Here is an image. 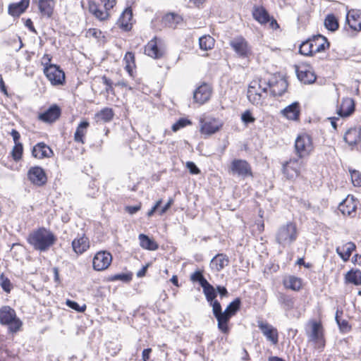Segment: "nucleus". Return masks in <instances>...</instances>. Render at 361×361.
Masks as SVG:
<instances>
[{
  "mask_svg": "<svg viewBox=\"0 0 361 361\" xmlns=\"http://www.w3.org/2000/svg\"><path fill=\"white\" fill-rule=\"evenodd\" d=\"M89 239L84 235L74 239L72 242L73 250L78 255L82 254L89 248Z\"/></svg>",
  "mask_w": 361,
  "mask_h": 361,
  "instance_id": "nucleus-30",
  "label": "nucleus"
},
{
  "mask_svg": "<svg viewBox=\"0 0 361 361\" xmlns=\"http://www.w3.org/2000/svg\"><path fill=\"white\" fill-rule=\"evenodd\" d=\"M301 159L299 157L291 158L283 164L282 172L287 179H294L300 175V170L305 165Z\"/></svg>",
  "mask_w": 361,
  "mask_h": 361,
  "instance_id": "nucleus-6",
  "label": "nucleus"
},
{
  "mask_svg": "<svg viewBox=\"0 0 361 361\" xmlns=\"http://www.w3.org/2000/svg\"><path fill=\"white\" fill-rule=\"evenodd\" d=\"M297 77L304 84H312L317 79L312 68L308 65H301L295 67Z\"/></svg>",
  "mask_w": 361,
  "mask_h": 361,
  "instance_id": "nucleus-12",
  "label": "nucleus"
},
{
  "mask_svg": "<svg viewBox=\"0 0 361 361\" xmlns=\"http://www.w3.org/2000/svg\"><path fill=\"white\" fill-rule=\"evenodd\" d=\"M89 11L92 13L97 19L100 20H106L109 17V10L102 11L98 5L94 2H90L89 4Z\"/></svg>",
  "mask_w": 361,
  "mask_h": 361,
  "instance_id": "nucleus-39",
  "label": "nucleus"
},
{
  "mask_svg": "<svg viewBox=\"0 0 361 361\" xmlns=\"http://www.w3.org/2000/svg\"><path fill=\"white\" fill-rule=\"evenodd\" d=\"M211 88L207 84H203L198 87L193 94L195 101L201 104L207 102L211 96Z\"/></svg>",
  "mask_w": 361,
  "mask_h": 361,
  "instance_id": "nucleus-22",
  "label": "nucleus"
},
{
  "mask_svg": "<svg viewBox=\"0 0 361 361\" xmlns=\"http://www.w3.org/2000/svg\"><path fill=\"white\" fill-rule=\"evenodd\" d=\"M51 60V57L49 54H44L42 59V65L44 66V68H46V66H49L51 65L50 62Z\"/></svg>",
  "mask_w": 361,
  "mask_h": 361,
  "instance_id": "nucleus-62",
  "label": "nucleus"
},
{
  "mask_svg": "<svg viewBox=\"0 0 361 361\" xmlns=\"http://www.w3.org/2000/svg\"><path fill=\"white\" fill-rule=\"evenodd\" d=\"M133 12L130 8H126L121 13L117 20V25L125 31H128L132 28Z\"/></svg>",
  "mask_w": 361,
  "mask_h": 361,
  "instance_id": "nucleus-21",
  "label": "nucleus"
},
{
  "mask_svg": "<svg viewBox=\"0 0 361 361\" xmlns=\"http://www.w3.org/2000/svg\"><path fill=\"white\" fill-rule=\"evenodd\" d=\"M164 53V49L158 46L157 37L151 39L145 47V54L155 59L161 58Z\"/></svg>",
  "mask_w": 361,
  "mask_h": 361,
  "instance_id": "nucleus-17",
  "label": "nucleus"
},
{
  "mask_svg": "<svg viewBox=\"0 0 361 361\" xmlns=\"http://www.w3.org/2000/svg\"><path fill=\"white\" fill-rule=\"evenodd\" d=\"M192 123L190 120L181 118L177 122L172 126V130L176 132L179 129L185 127L186 126L190 125Z\"/></svg>",
  "mask_w": 361,
  "mask_h": 361,
  "instance_id": "nucleus-53",
  "label": "nucleus"
},
{
  "mask_svg": "<svg viewBox=\"0 0 361 361\" xmlns=\"http://www.w3.org/2000/svg\"><path fill=\"white\" fill-rule=\"evenodd\" d=\"M223 126V122L213 117H204L200 119V133L204 135H212L219 131Z\"/></svg>",
  "mask_w": 361,
  "mask_h": 361,
  "instance_id": "nucleus-7",
  "label": "nucleus"
},
{
  "mask_svg": "<svg viewBox=\"0 0 361 361\" xmlns=\"http://www.w3.org/2000/svg\"><path fill=\"white\" fill-rule=\"evenodd\" d=\"M138 238L140 245L142 248L149 250H156L158 249V244L154 240L150 239L147 235L140 234Z\"/></svg>",
  "mask_w": 361,
  "mask_h": 361,
  "instance_id": "nucleus-37",
  "label": "nucleus"
},
{
  "mask_svg": "<svg viewBox=\"0 0 361 361\" xmlns=\"http://www.w3.org/2000/svg\"><path fill=\"white\" fill-rule=\"evenodd\" d=\"M44 73L52 85H62L65 81V73L59 66L51 64L44 68Z\"/></svg>",
  "mask_w": 361,
  "mask_h": 361,
  "instance_id": "nucleus-9",
  "label": "nucleus"
},
{
  "mask_svg": "<svg viewBox=\"0 0 361 361\" xmlns=\"http://www.w3.org/2000/svg\"><path fill=\"white\" fill-rule=\"evenodd\" d=\"M132 279V274H118L112 276V281H122L123 282H129Z\"/></svg>",
  "mask_w": 361,
  "mask_h": 361,
  "instance_id": "nucleus-55",
  "label": "nucleus"
},
{
  "mask_svg": "<svg viewBox=\"0 0 361 361\" xmlns=\"http://www.w3.org/2000/svg\"><path fill=\"white\" fill-rule=\"evenodd\" d=\"M37 6L41 17L50 18L52 17L56 6L55 0H32Z\"/></svg>",
  "mask_w": 361,
  "mask_h": 361,
  "instance_id": "nucleus-13",
  "label": "nucleus"
},
{
  "mask_svg": "<svg viewBox=\"0 0 361 361\" xmlns=\"http://www.w3.org/2000/svg\"><path fill=\"white\" fill-rule=\"evenodd\" d=\"M0 324L8 326L11 332L16 333L20 329L22 322L17 317L14 309L4 305L0 308Z\"/></svg>",
  "mask_w": 361,
  "mask_h": 361,
  "instance_id": "nucleus-3",
  "label": "nucleus"
},
{
  "mask_svg": "<svg viewBox=\"0 0 361 361\" xmlns=\"http://www.w3.org/2000/svg\"><path fill=\"white\" fill-rule=\"evenodd\" d=\"M254 18L261 24H264L269 21V16L267 11L262 7L255 8L252 12Z\"/></svg>",
  "mask_w": 361,
  "mask_h": 361,
  "instance_id": "nucleus-40",
  "label": "nucleus"
},
{
  "mask_svg": "<svg viewBox=\"0 0 361 361\" xmlns=\"http://www.w3.org/2000/svg\"><path fill=\"white\" fill-rule=\"evenodd\" d=\"M112 262V255L107 251H99L96 253L93 258V269L96 271L106 269Z\"/></svg>",
  "mask_w": 361,
  "mask_h": 361,
  "instance_id": "nucleus-10",
  "label": "nucleus"
},
{
  "mask_svg": "<svg viewBox=\"0 0 361 361\" xmlns=\"http://www.w3.org/2000/svg\"><path fill=\"white\" fill-rule=\"evenodd\" d=\"M343 139L350 146L356 147L361 150V133L360 129L350 128L346 131Z\"/></svg>",
  "mask_w": 361,
  "mask_h": 361,
  "instance_id": "nucleus-18",
  "label": "nucleus"
},
{
  "mask_svg": "<svg viewBox=\"0 0 361 361\" xmlns=\"http://www.w3.org/2000/svg\"><path fill=\"white\" fill-rule=\"evenodd\" d=\"M23 147L22 143L16 144L12 149L13 159L18 161L21 159L23 154Z\"/></svg>",
  "mask_w": 361,
  "mask_h": 361,
  "instance_id": "nucleus-51",
  "label": "nucleus"
},
{
  "mask_svg": "<svg viewBox=\"0 0 361 361\" xmlns=\"http://www.w3.org/2000/svg\"><path fill=\"white\" fill-rule=\"evenodd\" d=\"M310 40L311 44H312L314 53L323 51L329 46L327 39L321 35L314 36Z\"/></svg>",
  "mask_w": 361,
  "mask_h": 361,
  "instance_id": "nucleus-31",
  "label": "nucleus"
},
{
  "mask_svg": "<svg viewBox=\"0 0 361 361\" xmlns=\"http://www.w3.org/2000/svg\"><path fill=\"white\" fill-rule=\"evenodd\" d=\"M252 82H256L258 89L261 90V91L264 93H267L268 90H271V81L267 82L264 79H259V80H253Z\"/></svg>",
  "mask_w": 361,
  "mask_h": 361,
  "instance_id": "nucleus-52",
  "label": "nucleus"
},
{
  "mask_svg": "<svg viewBox=\"0 0 361 361\" xmlns=\"http://www.w3.org/2000/svg\"><path fill=\"white\" fill-rule=\"evenodd\" d=\"M0 286L2 289L7 293L11 292L13 287L11 281L3 273L0 275Z\"/></svg>",
  "mask_w": 361,
  "mask_h": 361,
  "instance_id": "nucleus-49",
  "label": "nucleus"
},
{
  "mask_svg": "<svg viewBox=\"0 0 361 361\" xmlns=\"http://www.w3.org/2000/svg\"><path fill=\"white\" fill-rule=\"evenodd\" d=\"M283 285L286 288L293 290H299L302 286V282L300 278L289 276L283 280Z\"/></svg>",
  "mask_w": 361,
  "mask_h": 361,
  "instance_id": "nucleus-38",
  "label": "nucleus"
},
{
  "mask_svg": "<svg viewBox=\"0 0 361 361\" xmlns=\"http://www.w3.org/2000/svg\"><path fill=\"white\" fill-rule=\"evenodd\" d=\"M345 279L349 283L360 286L361 285V271L352 269L347 273Z\"/></svg>",
  "mask_w": 361,
  "mask_h": 361,
  "instance_id": "nucleus-42",
  "label": "nucleus"
},
{
  "mask_svg": "<svg viewBox=\"0 0 361 361\" xmlns=\"http://www.w3.org/2000/svg\"><path fill=\"white\" fill-rule=\"evenodd\" d=\"M209 305L212 307V312L214 317L217 321V327L219 330L221 332V329L223 328V314L224 311H222L221 305L220 302L215 300L212 302H209Z\"/></svg>",
  "mask_w": 361,
  "mask_h": 361,
  "instance_id": "nucleus-34",
  "label": "nucleus"
},
{
  "mask_svg": "<svg viewBox=\"0 0 361 361\" xmlns=\"http://www.w3.org/2000/svg\"><path fill=\"white\" fill-rule=\"evenodd\" d=\"M324 25L327 30L334 32L338 28V22L334 15L329 14L324 20Z\"/></svg>",
  "mask_w": 361,
  "mask_h": 361,
  "instance_id": "nucleus-44",
  "label": "nucleus"
},
{
  "mask_svg": "<svg viewBox=\"0 0 361 361\" xmlns=\"http://www.w3.org/2000/svg\"><path fill=\"white\" fill-rule=\"evenodd\" d=\"M356 248V245L353 242H348L343 245L341 247L338 246L336 248V252L338 256L343 259V262L349 260L352 252Z\"/></svg>",
  "mask_w": 361,
  "mask_h": 361,
  "instance_id": "nucleus-26",
  "label": "nucleus"
},
{
  "mask_svg": "<svg viewBox=\"0 0 361 361\" xmlns=\"http://www.w3.org/2000/svg\"><path fill=\"white\" fill-rule=\"evenodd\" d=\"M11 135L13 139L15 145L19 144L20 142H18V140L20 137V133L16 130L13 129L11 132Z\"/></svg>",
  "mask_w": 361,
  "mask_h": 361,
  "instance_id": "nucleus-63",
  "label": "nucleus"
},
{
  "mask_svg": "<svg viewBox=\"0 0 361 361\" xmlns=\"http://www.w3.org/2000/svg\"><path fill=\"white\" fill-rule=\"evenodd\" d=\"M241 120L244 123L248 124L255 122V118L252 116L251 112L247 110L242 114Z\"/></svg>",
  "mask_w": 361,
  "mask_h": 361,
  "instance_id": "nucleus-56",
  "label": "nucleus"
},
{
  "mask_svg": "<svg viewBox=\"0 0 361 361\" xmlns=\"http://www.w3.org/2000/svg\"><path fill=\"white\" fill-rule=\"evenodd\" d=\"M299 52L304 56H311L314 53L312 49V44L309 39L303 42L299 48Z\"/></svg>",
  "mask_w": 361,
  "mask_h": 361,
  "instance_id": "nucleus-48",
  "label": "nucleus"
},
{
  "mask_svg": "<svg viewBox=\"0 0 361 361\" xmlns=\"http://www.w3.org/2000/svg\"><path fill=\"white\" fill-rule=\"evenodd\" d=\"M60 115V108L56 105H53L44 113L40 114L39 115V119L46 123H52L57 120Z\"/></svg>",
  "mask_w": 361,
  "mask_h": 361,
  "instance_id": "nucleus-23",
  "label": "nucleus"
},
{
  "mask_svg": "<svg viewBox=\"0 0 361 361\" xmlns=\"http://www.w3.org/2000/svg\"><path fill=\"white\" fill-rule=\"evenodd\" d=\"M276 297L278 302L285 310L288 311L294 307V300L291 297L280 292L276 294Z\"/></svg>",
  "mask_w": 361,
  "mask_h": 361,
  "instance_id": "nucleus-36",
  "label": "nucleus"
},
{
  "mask_svg": "<svg viewBox=\"0 0 361 361\" xmlns=\"http://www.w3.org/2000/svg\"><path fill=\"white\" fill-rule=\"evenodd\" d=\"M229 263L228 257L224 254H217L210 262V267L212 269L219 271Z\"/></svg>",
  "mask_w": 361,
  "mask_h": 361,
  "instance_id": "nucleus-29",
  "label": "nucleus"
},
{
  "mask_svg": "<svg viewBox=\"0 0 361 361\" xmlns=\"http://www.w3.org/2000/svg\"><path fill=\"white\" fill-rule=\"evenodd\" d=\"M310 341L314 342L319 346H324L323 334L321 324L314 322L312 326V331L309 335Z\"/></svg>",
  "mask_w": 361,
  "mask_h": 361,
  "instance_id": "nucleus-32",
  "label": "nucleus"
},
{
  "mask_svg": "<svg viewBox=\"0 0 361 361\" xmlns=\"http://www.w3.org/2000/svg\"><path fill=\"white\" fill-rule=\"evenodd\" d=\"M123 61L126 64V70L132 75L133 68L135 66L134 54L130 51L127 52L124 56Z\"/></svg>",
  "mask_w": 361,
  "mask_h": 361,
  "instance_id": "nucleus-45",
  "label": "nucleus"
},
{
  "mask_svg": "<svg viewBox=\"0 0 361 361\" xmlns=\"http://www.w3.org/2000/svg\"><path fill=\"white\" fill-rule=\"evenodd\" d=\"M114 115L112 109L105 107L95 114V119L97 122L106 123L112 120Z\"/></svg>",
  "mask_w": 361,
  "mask_h": 361,
  "instance_id": "nucleus-35",
  "label": "nucleus"
},
{
  "mask_svg": "<svg viewBox=\"0 0 361 361\" xmlns=\"http://www.w3.org/2000/svg\"><path fill=\"white\" fill-rule=\"evenodd\" d=\"M281 114L288 120L297 121L300 116V105L299 103L295 102L288 105L283 110Z\"/></svg>",
  "mask_w": 361,
  "mask_h": 361,
  "instance_id": "nucleus-27",
  "label": "nucleus"
},
{
  "mask_svg": "<svg viewBox=\"0 0 361 361\" xmlns=\"http://www.w3.org/2000/svg\"><path fill=\"white\" fill-rule=\"evenodd\" d=\"M66 304L69 307L72 308L73 310H74L78 312H83L86 310L85 305L80 307L78 302L73 301V300H67Z\"/></svg>",
  "mask_w": 361,
  "mask_h": 361,
  "instance_id": "nucleus-54",
  "label": "nucleus"
},
{
  "mask_svg": "<svg viewBox=\"0 0 361 361\" xmlns=\"http://www.w3.org/2000/svg\"><path fill=\"white\" fill-rule=\"evenodd\" d=\"M88 126H89V123L85 121H82L78 125V126L75 132V135H74V138L76 142H83L82 137L84 136V135L86 132V129L87 128Z\"/></svg>",
  "mask_w": 361,
  "mask_h": 361,
  "instance_id": "nucleus-46",
  "label": "nucleus"
},
{
  "mask_svg": "<svg viewBox=\"0 0 361 361\" xmlns=\"http://www.w3.org/2000/svg\"><path fill=\"white\" fill-rule=\"evenodd\" d=\"M298 238V229L295 224L287 222L276 231L275 238L278 244L283 247L291 245Z\"/></svg>",
  "mask_w": 361,
  "mask_h": 361,
  "instance_id": "nucleus-2",
  "label": "nucleus"
},
{
  "mask_svg": "<svg viewBox=\"0 0 361 361\" xmlns=\"http://www.w3.org/2000/svg\"><path fill=\"white\" fill-rule=\"evenodd\" d=\"M240 299L237 298L229 303L224 311L223 318L224 319H223V328L221 329V332L223 334H228L229 333L230 329L228 326V322L231 318L234 316L240 309Z\"/></svg>",
  "mask_w": 361,
  "mask_h": 361,
  "instance_id": "nucleus-8",
  "label": "nucleus"
},
{
  "mask_svg": "<svg viewBox=\"0 0 361 361\" xmlns=\"http://www.w3.org/2000/svg\"><path fill=\"white\" fill-rule=\"evenodd\" d=\"M106 10L111 9L116 5V0H100Z\"/></svg>",
  "mask_w": 361,
  "mask_h": 361,
  "instance_id": "nucleus-61",
  "label": "nucleus"
},
{
  "mask_svg": "<svg viewBox=\"0 0 361 361\" xmlns=\"http://www.w3.org/2000/svg\"><path fill=\"white\" fill-rule=\"evenodd\" d=\"M151 352V348H146L142 351V358L143 361H147L149 360Z\"/></svg>",
  "mask_w": 361,
  "mask_h": 361,
  "instance_id": "nucleus-64",
  "label": "nucleus"
},
{
  "mask_svg": "<svg viewBox=\"0 0 361 361\" xmlns=\"http://www.w3.org/2000/svg\"><path fill=\"white\" fill-rule=\"evenodd\" d=\"M346 21L350 27L355 31L361 30V10L353 9L346 15Z\"/></svg>",
  "mask_w": 361,
  "mask_h": 361,
  "instance_id": "nucleus-19",
  "label": "nucleus"
},
{
  "mask_svg": "<svg viewBox=\"0 0 361 361\" xmlns=\"http://www.w3.org/2000/svg\"><path fill=\"white\" fill-rule=\"evenodd\" d=\"M247 97L252 104L259 105L262 103L263 95L257 92L256 82H251L249 85Z\"/></svg>",
  "mask_w": 361,
  "mask_h": 361,
  "instance_id": "nucleus-25",
  "label": "nucleus"
},
{
  "mask_svg": "<svg viewBox=\"0 0 361 361\" xmlns=\"http://www.w3.org/2000/svg\"><path fill=\"white\" fill-rule=\"evenodd\" d=\"M355 110L354 101L351 98H343L341 104L337 110L338 114L341 117H348Z\"/></svg>",
  "mask_w": 361,
  "mask_h": 361,
  "instance_id": "nucleus-24",
  "label": "nucleus"
},
{
  "mask_svg": "<svg viewBox=\"0 0 361 361\" xmlns=\"http://www.w3.org/2000/svg\"><path fill=\"white\" fill-rule=\"evenodd\" d=\"M28 180L35 185L42 186L46 184L47 178L44 169L39 166H32L27 171Z\"/></svg>",
  "mask_w": 361,
  "mask_h": 361,
  "instance_id": "nucleus-11",
  "label": "nucleus"
},
{
  "mask_svg": "<svg viewBox=\"0 0 361 361\" xmlns=\"http://www.w3.org/2000/svg\"><path fill=\"white\" fill-rule=\"evenodd\" d=\"M338 209L343 215L354 216L356 214L357 203L353 196L348 195L340 203Z\"/></svg>",
  "mask_w": 361,
  "mask_h": 361,
  "instance_id": "nucleus-16",
  "label": "nucleus"
},
{
  "mask_svg": "<svg viewBox=\"0 0 361 361\" xmlns=\"http://www.w3.org/2000/svg\"><path fill=\"white\" fill-rule=\"evenodd\" d=\"M228 173L243 178L252 176L250 164L246 160L240 159H235L231 161L228 167Z\"/></svg>",
  "mask_w": 361,
  "mask_h": 361,
  "instance_id": "nucleus-5",
  "label": "nucleus"
},
{
  "mask_svg": "<svg viewBox=\"0 0 361 361\" xmlns=\"http://www.w3.org/2000/svg\"><path fill=\"white\" fill-rule=\"evenodd\" d=\"M27 240L35 250L42 252L55 244L56 237L51 231L42 227L30 233Z\"/></svg>",
  "mask_w": 361,
  "mask_h": 361,
  "instance_id": "nucleus-1",
  "label": "nucleus"
},
{
  "mask_svg": "<svg viewBox=\"0 0 361 361\" xmlns=\"http://www.w3.org/2000/svg\"><path fill=\"white\" fill-rule=\"evenodd\" d=\"M343 312L338 310L336 312L335 319L339 327L340 331L342 333H348L351 330V326L349 324L347 320H341L340 319V314H342Z\"/></svg>",
  "mask_w": 361,
  "mask_h": 361,
  "instance_id": "nucleus-43",
  "label": "nucleus"
},
{
  "mask_svg": "<svg viewBox=\"0 0 361 361\" xmlns=\"http://www.w3.org/2000/svg\"><path fill=\"white\" fill-rule=\"evenodd\" d=\"M257 326L268 341H271L273 344H276L278 343V331L272 325L269 324L267 322L259 320L257 321Z\"/></svg>",
  "mask_w": 361,
  "mask_h": 361,
  "instance_id": "nucleus-14",
  "label": "nucleus"
},
{
  "mask_svg": "<svg viewBox=\"0 0 361 361\" xmlns=\"http://www.w3.org/2000/svg\"><path fill=\"white\" fill-rule=\"evenodd\" d=\"M102 81H103V83L106 86V92L107 93H109V92H113L114 91V89H113V87H112V81L108 78L107 77H106L105 75H104L102 78Z\"/></svg>",
  "mask_w": 361,
  "mask_h": 361,
  "instance_id": "nucleus-58",
  "label": "nucleus"
},
{
  "mask_svg": "<svg viewBox=\"0 0 361 361\" xmlns=\"http://www.w3.org/2000/svg\"><path fill=\"white\" fill-rule=\"evenodd\" d=\"M214 39L210 35H204L199 39L200 48L204 51L212 49L214 46Z\"/></svg>",
  "mask_w": 361,
  "mask_h": 361,
  "instance_id": "nucleus-41",
  "label": "nucleus"
},
{
  "mask_svg": "<svg viewBox=\"0 0 361 361\" xmlns=\"http://www.w3.org/2000/svg\"><path fill=\"white\" fill-rule=\"evenodd\" d=\"M30 4V0H21L20 2L11 4L8 6V13L12 16H19L24 13Z\"/></svg>",
  "mask_w": 361,
  "mask_h": 361,
  "instance_id": "nucleus-33",
  "label": "nucleus"
},
{
  "mask_svg": "<svg viewBox=\"0 0 361 361\" xmlns=\"http://www.w3.org/2000/svg\"><path fill=\"white\" fill-rule=\"evenodd\" d=\"M295 150L300 159L307 157L314 150L312 137L307 134H302L295 141Z\"/></svg>",
  "mask_w": 361,
  "mask_h": 361,
  "instance_id": "nucleus-4",
  "label": "nucleus"
},
{
  "mask_svg": "<svg viewBox=\"0 0 361 361\" xmlns=\"http://www.w3.org/2000/svg\"><path fill=\"white\" fill-rule=\"evenodd\" d=\"M190 279L192 281L199 282L202 287L208 283L207 279L203 276L202 272L200 270H197L192 273L190 276Z\"/></svg>",
  "mask_w": 361,
  "mask_h": 361,
  "instance_id": "nucleus-50",
  "label": "nucleus"
},
{
  "mask_svg": "<svg viewBox=\"0 0 361 361\" xmlns=\"http://www.w3.org/2000/svg\"><path fill=\"white\" fill-rule=\"evenodd\" d=\"M231 47L241 57H247L250 54V49L247 41L243 37H236L231 41Z\"/></svg>",
  "mask_w": 361,
  "mask_h": 361,
  "instance_id": "nucleus-15",
  "label": "nucleus"
},
{
  "mask_svg": "<svg viewBox=\"0 0 361 361\" xmlns=\"http://www.w3.org/2000/svg\"><path fill=\"white\" fill-rule=\"evenodd\" d=\"M52 149L44 142H38L32 150V154L37 159L49 158L53 155Z\"/></svg>",
  "mask_w": 361,
  "mask_h": 361,
  "instance_id": "nucleus-20",
  "label": "nucleus"
},
{
  "mask_svg": "<svg viewBox=\"0 0 361 361\" xmlns=\"http://www.w3.org/2000/svg\"><path fill=\"white\" fill-rule=\"evenodd\" d=\"M186 166L191 173H192V174L200 173V171L197 168V166L195 165V163H193L192 161H188Z\"/></svg>",
  "mask_w": 361,
  "mask_h": 361,
  "instance_id": "nucleus-60",
  "label": "nucleus"
},
{
  "mask_svg": "<svg viewBox=\"0 0 361 361\" xmlns=\"http://www.w3.org/2000/svg\"><path fill=\"white\" fill-rule=\"evenodd\" d=\"M351 180L355 186H361V173L358 171H353L351 173Z\"/></svg>",
  "mask_w": 361,
  "mask_h": 361,
  "instance_id": "nucleus-57",
  "label": "nucleus"
},
{
  "mask_svg": "<svg viewBox=\"0 0 361 361\" xmlns=\"http://www.w3.org/2000/svg\"><path fill=\"white\" fill-rule=\"evenodd\" d=\"M203 288V293L206 297L207 302L209 303L215 300L216 297V293L214 288L208 282L202 287Z\"/></svg>",
  "mask_w": 361,
  "mask_h": 361,
  "instance_id": "nucleus-47",
  "label": "nucleus"
},
{
  "mask_svg": "<svg viewBox=\"0 0 361 361\" xmlns=\"http://www.w3.org/2000/svg\"><path fill=\"white\" fill-rule=\"evenodd\" d=\"M179 18L178 16H175L173 14H168L165 16L164 20L165 23L169 26V27H173L174 23L172 21L176 20V19Z\"/></svg>",
  "mask_w": 361,
  "mask_h": 361,
  "instance_id": "nucleus-59",
  "label": "nucleus"
},
{
  "mask_svg": "<svg viewBox=\"0 0 361 361\" xmlns=\"http://www.w3.org/2000/svg\"><path fill=\"white\" fill-rule=\"evenodd\" d=\"M288 82L284 78H279L271 82L270 93L274 97L281 96L287 90Z\"/></svg>",
  "mask_w": 361,
  "mask_h": 361,
  "instance_id": "nucleus-28",
  "label": "nucleus"
}]
</instances>
